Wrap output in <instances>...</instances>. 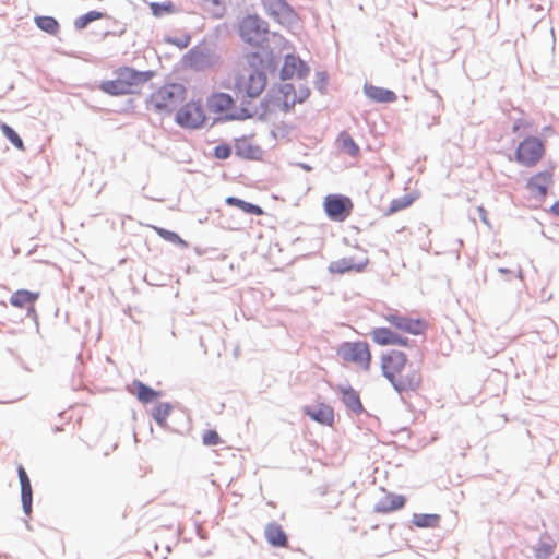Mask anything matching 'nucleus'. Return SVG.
<instances>
[{
	"mask_svg": "<svg viewBox=\"0 0 559 559\" xmlns=\"http://www.w3.org/2000/svg\"><path fill=\"white\" fill-rule=\"evenodd\" d=\"M246 55L247 67L235 79V88L248 98H255L265 88L266 73H273L280 63V56L263 46Z\"/></svg>",
	"mask_w": 559,
	"mask_h": 559,
	"instance_id": "f257e3e1",
	"label": "nucleus"
},
{
	"mask_svg": "<svg viewBox=\"0 0 559 559\" xmlns=\"http://www.w3.org/2000/svg\"><path fill=\"white\" fill-rule=\"evenodd\" d=\"M186 93V87L180 83L166 84L151 94L147 108L170 115L185 100Z\"/></svg>",
	"mask_w": 559,
	"mask_h": 559,
	"instance_id": "f03ea898",
	"label": "nucleus"
},
{
	"mask_svg": "<svg viewBox=\"0 0 559 559\" xmlns=\"http://www.w3.org/2000/svg\"><path fill=\"white\" fill-rule=\"evenodd\" d=\"M239 35L245 43L260 47L267 40L269 24L257 14L247 15L239 24Z\"/></svg>",
	"mask_w": 559,
	"mask_h": 559,
	"instance_id": "7ed1b4c3",
	"label": "nucleus"
},
{
	"mask_svg": "<svg viewBox=\"0 0 559 559\" xmlns=\"http://www.w3.org/2000/svg\"><path fill=\"white\" fill-rule=\"evenodd\" d=\"M544 154V142L537 136L528 135L518 145L514 159L522 166L533 167L542 159Z\"/></svg>",
	"mask_w": 559,
	"mask_h": 559,
	"instance_id": "20e7f679",
	"label": "nucleus"
},
{
	"mask_svg": "<svg viewBox=\"0 0 559 559\" xmlns=\"http://www.w3.org/2000/svg\"><path fill=\"white\" fill-rule=\"evenodd\" d=\"M206 119L200 100H190L182 105L175 115V122L182 129H200Z\"/></svg>",
	"mask_w": 559,
	"mask_h": 559,
	"instance_id": "39448f33",
	"label": "nucleus"
},
{
	"mask_svg": "<svg viewBox=\"0 0 559 559\" xmlns=\"http://www.w3.org/2000/svg\"><path fill=\"white\" fill-rule=\"evenodd\" d=\"M337 355L345 361L355 362L365 370L370 368V350L366 342H344L337 349Z\"/></svg>",
	"mask_w": 559,
	"mask_h": 559,
	"instance_id": "423d86ee",
	"label": "nucleus"
},
{
	"mask_svg": "<svg viewBox=\"0 0 559 559\" xmlns=\"http://www.w3.org/2000/svg\"><path fill=\"white\" fill-rule=\"evenodd\" d=\"M326 216L334 222H344L352 213L353 202L343 194H329L323 202Z\"/></svg>",
	"mask_w": 559,
	"mask_h": 559,
	"instance_id": "0eeeda50",
	"label": "nucleus"
},
{
	"mask_svg": "<svg viewBox=\"0 0 559 559\" xmlns=\"http://www.w3.org/2000/svg\"><path fill=\"white\" fill-rule=\"evenodd\" d=\"M187 64L195 71L211 68L217 62V56L207 45L192 47L183 57Z\"/></svg>",
	"mask_w": 559,
	"mask_h": 559,
	"instance_id": "6e6552de",
	"label": "nucleus"
},
{
	"mask_svg": "<svg viewBox=\"0 0 559 559\" xmlns=\"http://www.w3.org/2000/svg\"><path fill=\"white\" fill-rule=\"evenodd\" d=\"M266 12L280 24L293 26L298 23V14L286 0H262Z\"/></svg>",
	"mask_w": 559,
	"mask_h": 559,
	"instance_id": "1a4fd4ad",
	"label": "nucleus"
},
{
	"mask_svg": "<svg viewBox=\"0 0 559 559\" xmlns=\"http://www.w3.org/2000/svg\"><path fill=\"white\" fill-rule=\"evenodd\" d=\"M421 381L419 369L411 364L405 369V372L399 373L393 382L390 383L400 395H403L404 393L416 392L420 388Z\"/></svg>",
	"mask_w": 559,
	"mask_h": 559,
	"instance_id": "9d476101",
	"label": "nucleus"
},
{
	"mask_svg": "<svg viewBox=\"0 0 559 559\" xmlns=\"http://www.w3.org/2000/svg\"><path fill=\"white\" fill-rule=\"evenodd\" d=\"M406 362L407 358L403 352L391 350L386 355H383L381 359L383 376L389 380V382H393L395 377L405 369Z\"/></svg>",
	"mask_w": 559,
	"mask_h": 559,
	"instance_id": "9b49d317",
	"label": "nucleus"
},
{
	"mask_svg": "<svg viewBox=\"0 0 559 559\" xmlns=\"http://www.w3.org/2000/svg\"><path fill=\"white\" fill-rule=\"evenodd\" d=\"M310 72L307 63L299 57L288 53L284 58L283 66L280 70V78L283 81L289 80L296 73L299 79H305Z\"/></svg>",
	"mask_w": 559,
	"mask_h": 559,
	"instance_id": "f8f14e48",
	"label": "nucleus"
},
{
	"mask_svg": "<svg viewBox=\"0 0 559 559\" xmlns=\"http://www.w3.org/2000/svg\"><path fill=\"white\" fill-rule=\"evenodd\" d=\"M554 182L552 170H543L533 175L526 183V188L538 199H544L548 193V188Z\"/></svg>",
	"mask_w": 559,
	"mask_h": 559,
	"instance_id": "ddd939ff",
	"label": "nucleus"
},
{
	"mask_svg": "<svg viewBox=\"0 0 559 559\" xmlns=\"http://www.w3.org/2000/svg\"><path fill=\"white\" fill-rule=\"evenodd\" d=\"M386 321L394 325L396 329L402 330L412 335H419L424 333L426 323L420 319H412L397 313L389 314Z\"/></svg>",
	"mask_w": 559,
	"mask_h": 559,
	"instance_id": "4468645a",
	"label": "nucleus"
},
{
	"mask_svg": "<svg viewBox=\"0 0 559 559\" xmlns=\"http://www.w3.org/2000/svg\"><path fill=\"white\" fill-rule=\"evenodd\" d=\"M116 74L122 78L126 87L131 93L132 86L150 81L154 76V71H139L130 67H120L117 69Z\"/></svg>",
	"mask_w": 559,
	"mask_h": 559,
	"instance_id": "2eb2a0df",
	"label": "nucleus"
},
{
	"mask_svg": "<svg viewBox=\"0 0 559 559\" xmlns=\"http://www.w3.org/2000/svg\"><path fill=\"white\" fill-rule=\"evenodd\" d=\"M39 298V293L28 289H17L10 297V304L16 308H26L27 317L36 318L34 302Z\"/></svg>",
	"mask_w": 559,
	"mask_h": 559,
	"instance_id": "dca6fc26",
	"label": "nucleus"
},
{
	"mask_svg": "<svg viewBox=\"0 0 559 559\" xmlns=\"http://www.w3.org/2000/svg\"><path fill=\"white\" fill-rule=\"evenodd\" d=\"M17 475L21 485V501H22V509L23 512L29 516L32 513V507H33V489L31 479L25 471V468L20 465L17 467Z\"/></svg>",
	"mask_w": 559,
	"mask_h": 559,
	"instance_id": "f3484780",
	"label": "nucleus"
},
{
	"mask_svg": "<svg viewBox=\"0 0 559 559\" xmlns=\"http://www.w3.org/2000/svg\"><path fill=\"white\" fill-rule=\"evenodd\" d=\"M17 475L21 485V501H22V509L23 512L29 516L32 513V507H33V489L31 479L25 471V468L20 465L17 467Z\"/></svg>",
	"mask_w": 559,
	"mask_h": 559,
	"instance_id": "a211bd4d",
	"label": "nucleus"
},
{
	"mask_svg": "<svg viewBox=\"0 0 559 559\" xmlns=\"http://www.w3.org/2000/svg\"><path fill=\"white\" fill-rule=\"evenodd\" d=\"M337 390L342 394V402L346 409L355 415L364 412V406L359 393L349 384H340Z\"/></svg>",
	"mask_w": 559,
	"mask_h": 559,
	"instance_id": "6ab92c4d",
	"label": "nucleus"
},
{
	"mask_svg": "<svg viewBox=\"0 0 559 559\" xmlns=\"http://www.w3.org/2000/svg\"><path fill=\"white\" fill-rule=\"evenodd\" d=\"M369 263V259L366 258L364 261L356 263L354 258H342L336 261H332L329 264V272L336 274H344L350 271L362 272Z\"/></svg>",
	"mask_w": 559,
	"mask_h": 559,
	"instance_id": "aec40b11",
	"label": "nucleus"
},
{
	"mask_svg": "<svg viewBox=\"0 0 559 559\" xmlns=\"http://www.w3.org/2000/svg\"><path fill=\"white\" fill-rule=\"evenodd\" d=\"M235 154L243 159L259 160L262 157V150L260 146L252 144L246 136L236 139Z\"/></svg>",
	"mask_w": 559,
	"mask_h": 559,
	"instance_id": "412c9836",
	"label": "nucleus"
},
{
	"mask_svg": "<svg viewBox=\"0 0 559 559\" xmlns=\"http://www.w3.org/2000/svg\"><path fill=\"white\" fill-rule=\"evenodd\" d=\"M264 537L272 547L284 548L288 546V537L277 522H270L265 525Z\"/></svg>",
	"mask_w": 559,
	"mask_h": 559,
	"instance_id": "4be33fe9",
	"label": "nucleus"
},
{
	"mask_svg": "<svg viewBox=\"0 0 559 559\" xmlns=\"http://www.w3.org/2000/svg\"><path fill=\"white\" fill-rule=\"evenodd\" d=\"M304 413L312 420L326 426H332L334 423V411L326 404H320L318 408L313 409L310 406L304 408Z\"/></svg>",
	"mask_w": 559,
	"mask_h": 559,
	"instance_id": "5701e85b",
	"label": "nucleus"
},
{
	"mask_svg": "<svg viewBox=\"0 0 559 559\" xmlns=\"http://www.w3.org/2000/svg\"><path fill=\"white\" fill-rule=\"evenodd\" d=\"M364 93L376 103H393L397 98L393 91L368 83L364 85Z\"/></svg>",
	"mask_w": 559,
	"mask_h": 559,
	"instance_id": "b1692460",
	"label": "nucleus"
},
{
	"mask_svg": "<svg viewBox=\"0 0 559 559\" xmlns=\"http://www.w3.org/2000/svg\"><path fill=\"white\" fill-rule=\"evenodd\" d=\"M406 498L402 495L390 493L382 498L376 506L374 511L379 513H389L404 507Z\"/></svg>",
	"mask_w": 559,
	"mask_h": 559,
	"instance_id": "393cba45",
	"label": "nucleus"
},
{
	"mask_svg": "<svg viewBox=\"0 0 559 559\" xmlns=\"http://www.w3.org/2000/svg\"><path fill=\"white\" fill-rule=\"evenodd\" d=\"M130 392L135 394L138 400L142 403H151L162 395L160 391L154 390L140 380H133Z\"/></svg>",
	"mask_w": 559,
	"mask_h": 559,
	"instance_id": "a878e982",
	"label": "nucleus"
},
{
	"mask_svg": "<svg viewBox=\"0 0 559 559\" xmlns=\"http://www.w3.org/2000/svg\"><path fill=\"white\" fill-rule=\"evenodd\" d=\"M235 104L234 98L224 92L214 93L207 98V107L211 111L221 114Z\"/></svg>",
	"mask_w": 559,
	"mask_h": 559,
	"instance_id": "bb28decb",
	"label": "nucleus"
},
{
	"mask_svg": "<svg viewBox=\"0 0 559 559\" xmlns=\"http://www.w3.org/2000/svg\"><path fill=\"white\" fill-rule=\"evenodd\" d=\"M440 515L436 513H414L412 523L419 528H436L440 525Z\"/></svg>",
	"mask_w": 559,
	"mask_h": 559,
	"instance_id": "cd10ccee",
	"label": "nucleus"
},
{
	"mask_svg": "<svg viewBox=\"0 0 559 559\" xmlns=\"http://www.w3.org/2000/svg\"><path fill=\"white\" fill-rule=\"evenodd\" d=\"M99 87L103 92L111 96L127 95L130 93L122 78L119 75H117L115 80L103 81Z\"/></svg>",
	"mask_w": 559,
	"mask_h": 559,
	"instance_id": "c85d7f7f",
	"label": "nucleus"
},
{
	"mask_svg": "<svg viewBox=\"0 0 559 559\" xmlns=\"http://www.w3.org/2000/svg\"><path fill=\"white\" fill-rule=\"evenodd\" d=\"M370 336L372 341L381 346L394 345L395 341V332L391 331L389 328L380 326L373 328L370 331Z\"/></svg>",
	"mask_w": 559,
	"mask_h": 559,
	"instance_id": "c756f323",
	"label": "nucleus"
},
{
	"mask_svg": "<svg viewBox=\"0 0 559 559\" xmlns=\"http://www.w3.org/2000/svg\"><path fill=\"white\" fill-rule=\"evenodd\" d=\"M226 204L231 205V206H237L238 209L242 210L245 213H247L249 215L259 216V215L263 214V210L261 206L250 203V202H247V201L236 198V197H228L226 199Z\"/></svg>",
	"mask_w": 559,
	"mask_h": 559,
	"instance_id": "7c9ffc66",
	"label": "nucleus"
},
{
	"mask_svg": "<svg viewBox=\"0 0 559 559\" xmlns=\"http://www.w3.org/2000/svg\"><path fill=\"white\" fill-rule=\"evenodd\" d=\"M245 104H251V102L247 100V99H242L241 104H240V108L236 111L226 112L223 120L233 121V120H247V119L252 118L258 112V110L245 108Z\"/></svg>",
	"mask_w": 559,
	"mask_h": 559,
	"instance_id": "2f4dec72",
	"label": "nucleus"
},
{
	"mask_svg": "<svg viewBox=\"0 0 559 559\" xmlns=\"http://www.w3.org/2000/svg\"><path fill=\"white\" fill-rule=\"evenodd\" d=\"M35 24L39 29L50 35H56L60 29L58 21L55 17L48 15L36 16Z\"/></svg>",
	"mask_w": 559,
	"mask_h": 559,
	"instance_id": "473e14b6",
	"label": "nucleus"
},
{
	"mask_svg": "<svg viewBox=\"0 0 559 559\" xmlns=\"http://www.w3.org/2000/svg\"><path fill=\"white\" fill-rule=\"evenodd\" d=\"M173 409V405L168 402L158 403L152 411V417L159 427L166 426L167 417Z\"/></svg>",
	"mask_w": 559,
	"mask_h": 559,
	"instance_id": "72a5a7b5",
	"label": "nucleus"
},
{
	"mask_svg": "<svg viewBox=\"0 0 559 559\" xmlns=\"http://www.w3.org/2000/svg\"><path fill=\"white\" fill-rule=\"evenodd\" d=\"M107 14L100 11H88L87 13L79 16L74 21V27L76 29L85 28L91 22L106 17Z\"/></svg>",
	"mask_w": 559,
	"mask_h": 559,
	"instance_id": "f704fd0d",
	"label": "nucleus"
},
{
	"mask_svg": "<svg viewBox=\"0 0 559 559\" xmlns=\"http://www.w3.org/2000/svg\"><path fill=\"white\" fill-rule=\"evenodd\" d=\"M414 201V198L409 194H404L400 198L393 199L388 207L385 215H392L399 211H402L409 206Z\"/></svg>",
	"mask_w": 559,
	"mask_h": 559,
	"instance_id": "c9c22d12",
	"label": "nucleus"
},
{
	"mask_svg": "<svg viewBox=\"0 0 559 559\" xmlns=\"http://www.w3.org/2000/svg\"><path fill=\"white\" fill-rule=\"evenodd\" d=\"M150 8L152 14L156 17H162L165 14H173L176 12V7L171 1L152 2Z\"/></svg>",
	"mask_w": 559,
	"mask_h": 559,
	"instance_id": "e433bc0d",
	"label": "nucleus"
},
{
	"mask_svg": "<svg viewBox=\"0 0 559 559\" xmlns=\"http://www.w3.org/2000/svg\"><path fill=\"white\" fill-rule=\"evenodd\" d=\"M3 135L19 150L24 148V143L17 132L9 124L1 123L0 126Z\"/></svg>",
	"mask_w": 559,
	"mask_h": 559,
	"instance_id": "4c0bfd02",
	"label": "nucleus"
},
{
	"mask_svg": "<svg viewBox=\"0 0 559 559\" xmlns=\"http://www.w3.org/2000/svg\"><path fill=\"white\" fill-rule=\"evenodd\" d=\"M204 9L211 11L214 16L222 17L225 13L224 0H199Z\"/></svg>",
	"mask_w": 559,
	"mask_h": 559,
	"instance_id": "58836bf2",
	"label": "nucleus"
},
{
	"mask_svg": "<svg viewBox=\"0 0 559 559\" xmlns=\"http://www.w3.org/2000/svg\"><path fill=\"white\" fill-rule=\"evenodd\" d=\"M154 229L157 233V235L160 236L164 240L175 245H181L182 247H187V242L177 233L162 227H154Z\"/></svg>",
	"mask_w": 559,
	"mask_h": 559,
	"instance_id": "ea45409f",
	"label": "nucleus"
},
{
	"mask_svg": "<svg viewBox=\"0 0 559 559\" xmlns=\"http://www.w3.org/2000/svg\"><path fill=\"white\" fill-rule=\"evenodd\" d=\"M342 148L347 152L348 155L355 157L359 153V147L353 140V138L347 133H342Z\"/></svg>",
	"mask_w": 559,
	"mask_h": 559,
	"instance_id": "a19ab883",
	"label": "nucleus"
},
{
	"mask_svg": "<svg viewBox=\"0 0 559 559\" xmlns=\"http://www.w3.org/2000/svg\"><path fill=\"white\" fill-rule=\"evenodd\" d=\"M554 544L540 539L535 547V557L537 559H547L554 552Z\"/></svg>",
	"mask_w": 559,
	"mask_h": 559,
	"instance_id": "79ce46f5",
	"label": "nucleus"
},
{
	"mask_svg": "<svg viewBox=\"0 0 559 559\" xmlns=\"http://www.w3.org/2000/svg\"><path fill=\"white\" fill-rule=\"evenodd\" d=\"M165 41L178 47L179 49H183L190 45L191 36L187 33L181 36H167L165 37Z\"/></svg>",
	"mask_w": 559,
	"mask_h": 559,
	"instance_id": "37998d69",
	"label": "nucleus"
},
{
	"mask_svg": "<svg viewBox=\"0 0 559 559\" xmlns=\"http://www.w3.org/2000/svg\"><path fill=\"white\" fill-rule=\"evenodd\" d=\"M231 155V146L226 143L218 144L213 150V156L217 159H227Z\"/></svg>",
	"mask_w": 559,
	"mask_h": 559,
	"instance_id": "c03bdc74",
	"label": "nucleus"
},
{
	"mask_svg": "<svg viewBox=\"0 0 559 559\" xmlns=\"http://www.w3.org/2000/svg\"><path fill=\"white\" fill-rule=\"evenodd\" d=\"M329 76L325 71H320L316 73V80L313 82L314 87L321 92L324 93L325 87L328 85Z\"/></svg>",
	"mask_w": 559,
	"mask_h": 559,
	"instance_id": "a18cd8bd",
	"label": "nucleus"
},
{
	"mask_svg": "<svg viewBox=\"0 0 559 559\" xmlns=\"http://www.w3.org/2000/svg\"><path fill=\"white\" fill-rule=\"evenodd\" d=\"M203 444L217 445L221 442V437L216 430H206L202 437Z\"/></svg>",
	"mask_w": 559,
	"mask_h": 559,
	"instance_id": "49530a36",
	"label": "nucleus"
},
{
	"mask_svg": "<svg viewBox=\"0 0 559 559\" xmlns=\"http://www.w3.org/2000/svg\"><path fill=\"white\" fill-rule=\"evenodd\" d=\"M280 93L283 98L289 99L292 97H297V93L295 86L292 83H284L280 86Z\"/></svg>",
	"mask_w": 559,
	"mask_h": 559,
	"instance_id": "de8ad7c7",
	"label": "nucleus"
},
{
	"mask_svg": "<svg viewBox=\"0 0 559 559\" xmlns=\"http://www.w3.org/2000/svg\"><path fill=\"white\" fill-rule=\"evenodd\" d=\"M280 98H274L273 96H271L270 94H266L264 96V98L261 100L260 103V107L262 109V115H264L265 112L270 111V107H271V104H273L274 102H278Z\"/></svg>",
	"mask_w": 559,
	"mask_h": 559,
	"instance_id": "09e8293b",
	"label": "nucleus"
},
{
	"mask_svg": "<svg viewBox=\"0 0 559 559\" xmlns=\"http://www.w3.org/2000/svg\"><path fill=\"white\" fill-rule=\"evenodd\" d=\"M310 95V90L307 86H300L299 92L297 94V102H305Z\"/></svg>",
	"mask_w": 559,
	"mask_h": 559,
	"instance_id": "8fccbe9b",
	"label": "nucleus"
},
{
	"mask_svg": "<svg viewBox=\"0 0 559 559\" xmlns=\"http://www.w3.org/2000/svg\"><path fill=\"white\" fill-rule=\"evenodd\" d=\"M297 103V97H292L289 99L283 98V110L288 112Z\"/></svg>",
	"mask_w": 559,
	"mask_h": 559,
	"instance_id": "3c124183",
	"label": "nucleus"
},
{
	"mask_svg": "<svg viewBox=\"0 0 559 559\" xmlns=\"http://www.w3.org/2000/svg\"><path fill=\"white\" fill-rule=\"evenodd\" d=\"M526 127H528V123H526V121L524 119L519 118V119L514 120V122H513L512 132L518 133L520 131V129L526 128Z\"/></svg>",
	"mask_w": 559,
	"mask_h": 559,
	"instance_id": "603ef678",
	"label": "nucleus"
},
{
	"mask_svg": "<svg viewBox=\"0 0 559 559\" xmlns=\"http://www.w3.org/2000/svg\"><path fill=\"white\" fill-rule=\"evenodd\" d=\"M477 212H478V216H479L480 221L490 227V223L488 219V213H487L486 209L480 205L477 207Z\"/></svg>",
	"mask_w": 559,
	"mask_h": 559,
	"instance_id": "864d4df0",
	"label": "nucleus"
},
{
	"mask_svg": "<svg viewBox=\"0 0 559 559\" xmlns=\"http://www.w3.org/2000/svg\"><path fill=\"white\" fill-rule=\"evenodd\" d=\"M394 345L407 346L408 345V338L407 337H403V336L399 335L397 333H395Z\"/></svg>",
	"mask_w": 559,
	"mask_h": 559,
	"instance_id": "5fc2aeb1",
	"label": "nucleus"
},
{
	"mask_svg": "<svg viewBox=\"0 0 559 559\" xmlns=\"http://www.w3.org/2000/svg\"><path fill=\"white\" fill-rule=\"evenodd\" d=\"M550 212L556 215V216H559V201H556L551 206H550Z\"/></svg>",
	"mask_w": 559,
	"mask_h": 559,
	"instance_id": "6e6d98bb",
	"label": "nucleus"
},
{
	"mask_svg": "<svg viewBox=\"0 0 559 559\" xmlns=\"http://www.w3.org/2000/svg\"><path fill=\"white\" fill-rule=\"evenodd\" d=\"M498 272L502 275H508V276H512L513 275V272L507 267H499L498 269Z\"/></svg>",
	"mask_w": 559,
	"mask_h": 559,
	"instance_id": "4d7b16f0",
	"label": "nucleus"
},
{
	"mask_svg": "<svg viewBox=\"0 0 559 559\" xmlns=\"http://www.w3.org/2000/svg\"><path fill=\"white\" fill-rule=\"evenodd\" d=\"M518 277L521 280L523 278V272L521 267L518 270Z\"/></svg>",
	"mask_w": 559,
	"mask_h": 559,
	"instance_id": "13d9d810",
	"label": "nucleus"
},
{
	"mask_svg": "<svg viewBox=\"0 0 559 559\" xmlns=\"http://www.w3.org/2000/svg\"><path fill=\"white\" fill-rule=\"evenodd\" d=\"M200 345L204 348V353H206V348H205V345L203 343V337L202 336L200 337Z\"/></svg>",
	"mask_w": 559,
	"mask_h": 559,
	"instance_id": "bf43d9fd",
	"label": "nucleus"
},
{
	"mask_svg": "<svg viewBox=\"0 0 559 559\" xmlns=\"http://www.w3.org/2000/svg\"><path fill=\"white\" fill-rule=\"evenodd\" d=\"M301 167H302L304 169H306V170H310V169H311V168H310V166H308V165H306V164H301Z\"/></svg>",
	"mask_w": 559,
	"mask_h": 559,
	"instance_id": "052dcab7",
	"label": "nucleus"
},
{
	"mask_svg": "<svg viewBox=\"0 0 559 559\" xmlns=\"http://www.w3.org/2000/svg\"><path fill=\"white\" fill-rule=\"evenodd\" d=\"M251 104H245V108H250Z\"/></svg>",
	"mask_w": 559,
	"mask_h": 559,
	"instance_id": "680f3d73",
	"label": "nucleus"
},
{
	"mask_svg": "<svg viewBox=\"0 0 559 559\" xmlns=\"http://www.w3.org/2000/svg\"><path fill=\"white\" fill-rule=\"evenodd\" d=\"M555 559H559V554L557 555V557Z\"/></svg>",
	"mask_w": 559,
	"mask_h": 559,
	"instance_id": "e2e57ef3",
	"label": "nucleus"
}]
</instances>
